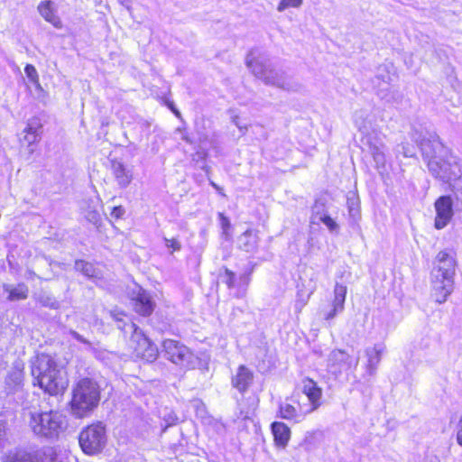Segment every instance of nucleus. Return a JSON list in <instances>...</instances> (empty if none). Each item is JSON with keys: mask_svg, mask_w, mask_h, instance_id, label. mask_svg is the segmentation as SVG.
Segmentation results:
<instances>
[{"mask_svg": "<svg viewBox=\"0 0 462 462\" xmlns=\"http://www.w3.org/2000/svg\"><path fill=\"white\" fill-rule=\"evenodd\" d=\"M111 171L121 189L127 188L134 179L133 167L117 160L111 161Z\"/></svg>", "mask_w": 462, "mask_h": 462, "instance_id": "obj_17", "label": "nucleus"}, {"mask_svg": "<svg viewBox=\"0 0 462 462\" xmlns=\"http://www.w3.org/2000/svg\"><path fill=\"white\" fill-rule=\"evenodd\" d=\"M322 213H327L325 209V205L317 200L314 206L312 207V223H318L319 217H320Z\"/></svg>", "mask_w": 462, "mask_h": 462, "instance_id": "obj_34", "label": "nucleus"}, {"mask_svg": "<svg viewBox=\"0 0 462 462\" xmlns=\"http://www.w3.org/2000/svg\"><path fill=\"white\" fill-rule=\"evenodd\" d=\"M75 269L88 278L97 277L98 275L95 266L83 260H77L75 262Z\"/></svg>", "mask_w": 462, "mask_h": 462, "instance_id": "obj_28", "label": "nucleus"}, {"mask_svg": "<svg viewBox=\"0 0 462 462\" xmlns=\"http://www.w3.org/2000/svg\"><path fill=\"white\" fill-rule=\"evenodd\" d=\"M40 139L39 135L26 133L24 140L28 143L29 146L38 142Z\"/></svg>", "mask_w": 462, "mask_h": 462, "instance_id": "obj_39", "label": "nucleus"}, {"mask_svg": "<svg viewBox=\"0 0 462 462\" xmlns=\"http://www.w3.org/2000/svg\"><path fill=\"white\" fill-rule=\"evenodd\" d=\"M164 242H165L166 247L172 249V252L180 251L181 248V245H180V241L175 238L168 239L165 237Z\"/></svg>", "mask_w": 462, "mask_h": 462, "instance_id": "obj_37", "label": "nucleus"}, {"mask_svg": "<svg viewBox=\"0 0 462 462\" xmlns=\"http://www.w3.org/2000/svg\"><path fill=\"white\" fill-rule=\"evenodd\" d=\"M31 372L34 384L51 395L59 394L68 385L64 369L50 355L42 353L35 356L31 361Z\"/></svg>", "mask_w": 462, "mask_h": 462, "instance_id": "obj_2", "label": "nucleus"}, {"mask_svg": "<svg viewBox=\"0 0 462 462\" xmlns=\"http://www.w3.org/2000/svg\"><path fill=\"white\" fill-rule=\"evenodd\" d=\"M70 335L73 337V338H75L76 340H78L79 342H81L83 344H86L88 346H90V343L88 340H87L85 337H83V336H81L80 334H79L78 332L76 331H70Z\"/></svg>", "mask_w": 462, "mask_h": 462, "instance_id": "obj_41", "label": "nucleus"}, {"mask_svg": "<svg viewBox=\"0 0 462 462\" xmlns=\"http://www.w3.org/2000/svg\"><path fill=\"white\" fill-rule=\"evenodd\" d=\"M434 207L436 210L435 227L442 229L447 226L454 215L453 199L449 195L441 196L435 201Z\"/></svg>", "mask_w": 462, "mask_h": 462, "instance_id": "obj_14", "label": "nucleus"}, {"mask_svg": "<svg viewBox=\"0 0 462 462\" xmlns=\"http://www.w3.org/2000/svg\"><path fill=\"white\" fill-rule=\"evenodd\" d=\"M29 427L35 436L57 440L67 429L66 417L58 411L30 412Z\"/></svg>", "mask_w": 462, "mask_h": 462, "instance_id": "obj_6", "label": "nucleus"}, {"mask_svg": "<svg viewBox=\"0 0 462 462\" xmlns=\"http://www.w3.org/2000/svg\"><path fill=\"white\" fill-rule=\"evenodd\" d=\"M24 386V363L16 359L5 378V392L6 394L21 393Z\"/></svg>", "mask_w": 462, "mask_h": 462, "instance_id": "obj_13", "label": "nucleus"}, {"mask_svg": "<svg viewBox=\"0 0 462 462\" xmlns=\"http://www.w3.org/2000/svg\"><path fill=\"white\" fill-rule=\"evenodd\" d=\"M310 413L311 412L307 409L305 403L296 396L286 398L279 404L278 416L293 423L303 421Z\"/></svg>", "mask_w": 462, "mask_h": 462, "instance_id": "obj_11", "label": "nucleus"}, {"mask_svg": "<svg viewBox=\"0 0 462 462\" xmlns=\"http://www.w3.org/2000/svg\"><path fill=\"white\" fill-rule=\"evenodd\" d=\"M6 442V423L0 420V450L5 448Z\"/></svg>", "mask_w": 462, "mask_h": 462, "instance_id": "obj_36", "label": "nucleus"}, {"mask_svg": "<svg viewBox=\"0 0 462 462\" xmlns=\"http://www.w3.org/2000/svg\"><path fill=\"white\" fill-rule=\"evenodd\" d=\"M110 316L116 321L117 328L125 333H131V347L135 356L146 362L156 360L159 350L146 335L124 312L112 310Z\"/></svg>", "mask_w": 462, "mask_h": 462, "instance_id": "obj_4", "label": "nucleus"}, {"mask_svg": "<svg viewBox=\"0 0 462 462\" xmlns=\"http://www.w3.org/2000/svg\"><path fill=\"white\" fill-rule=\"evenodd\" d=\"M38 12L46 22L51 23L54 27H61V21L57 15V8L52 1H42L38 5Z\"/></svg>", "mask_w": 462, "mask_h": 462, "instance_id": "obj_22", "label": "nucleus"}, {"mask_svg": "<svg viewBox=\"0 0 462 462\" xmlns=\"http://www.w3.org/2000/svg\"><path fill=\"white\" fill-rule=\"evenodd\" d=\"M232 122L242 131L244 129V126L240 125L239 117L237 116H234L232 118ZM246 129V127H245Z\"/></svg>", "mask_w": 462, "mask_h": 462, "instance_id": "obj_47", "label": "nucleus"}, {"mask_svg": "<svg viewBox=\"0 0 462 462\" xmlns=\"http://www.w3.org/2000/svg\"><path fill=\"white\" fill-rule=\"evenodd\" d=\"M342 311H343L342 310H337V309L333 306L332 310H331L329 312H328V313L326 314L325 319H326L327 320H330V319H334V318L337 316V313L342 312Z\"/></svg>", "mask_w": 462, "mask_h": 462, "instance_id": "obj_43", "label": "nucleus"}, {"mask_svg": "<svg viewBox=\"0 0 462 462\" xmlns=\"http://www.w3.org/2000/svg\"><path fill=\"white\" fill-rule=\"evenodd\" d=\"M125 214V209L123 207L119 206V207H114L113 208V210L111 212V215L112 217H116V218H120L123 217V215Z\"/></svg>", "mask_w": 462, "mask_h": 462, "instance_id": "obj_40", "label": "nucleus"}, {"mask_svg": "<svg viewBox=\"0 0 462 462\" xmlns=\"http://www.w3.org/2000/svg\"><path fill=\"white\" fill-rule=\"evenodd\" d=\"M355 125L362 134V143L369 149L377 167L384 166L385 154L384 144L378 132L374 129L370 120H367L364 111L355 114Z\"/></svg>", "mask_w": 462, "mask_h": 462, "instance_id": "obj_8", "label": "nucleus"}, {"mask_svg": "<svg viewBox=\"0 0 462 462\" xmlns=\"http://www.w3.org/2000/svg\"><path fill=\"white\" fill-rule=\"evenodd\" d=\"M7 362L5 361L4 357L0 356V374L6 368Z\"/></svg>", "mask_w": 462, "mask_h": 462, "instance_id": "obj_48", "label": "nucleus"}, {"mask_svg": "<svg viewBox=\"0 0 462 462\" xmlns=\"http://www.w3.org/2000/svg\"><path fill=\"white\" fill-rule=\"evenodd\" d=\"M424 462H440V460L437 456L427 455L424 457Z\"/></svg>", "mask_w": 462, "mask_h": 462, "instance_id": "obj_46", "label": "nucleus"}, {"mask_svg": "<svg viewBox=\"0 0 462 462\" xmlns=\"http://www.w3.org/2000/svg\"><path fill=\"white\" fill-rule=\"evenodd\" d=\"M106 426L100 421L85 427L79 435L82 451L90 456L99 454L106 447Z\"/></svg>", "mask_w": 462, "mask_h": 462, "instance_id": "obj_9", "label": "nucleus"}, {"mask_svg": "<svg viewBox=\"0 0 462 462\" xmlns=\"http://www.w3.org/2000/svg\"><path fill=\"white\" fill-rule=\"evenodd\" d=\"M162 353L167 360L181 368H191L194 365L193 353L180 341L165 339L162 342Z\"/></svg>", "mask_w": 462, "mask_h": 462, "instance_id": "obj_10", "label": "nucleus"}, {"mask_svg": "<svg viewBox=\"0 0 462 462\" xmlns=\"http://www.w3.org/2000/svg\"><path fill=\"white\" fill-rule=\"evenodd\" d=\"M411 139L420 147L431 176L448 183L462 197V160L442 143L434 130L426 126H413Z\"/></svg>", "mask_w": 462, "mask_h": 462, "instance_id": "obj_1", "label": "nucleus"}, {"mask_svg": "<svg viewBox=\"0 0 462 462\" xmlns=\"http://www.w3.org/2000/svg\"><path fill=\"white\" fill-rule=\"evenodd\" d=\"M24 72L26 74V77L29 79V80L35 85L39 84V75L38 72L33 65L27 64L24 68Z\"/></svg>", "mask_w": 462, "mask_h": 462, "instance_id": "obj_33", "label": "nucleus"}, {"mask_svg": "<svg viewBox=\"0 0 462 462\" xmlns=\"http://www.w3.org/2000/svg\"><path fill=\"white\" fill-rule=\"evenodd\" d=\"M245 64L252 73L267 85L291 90L292 86L282 71L272 67L268 55L259 49H253L245 59Z\"/></svg>", "mask_w": 462, "mask_h": 462, "instance_id": "obj_5", "label": "nucleus"}, {"mask_svg": "<svg viewBox=\"0 0 462 462\" xmlns=\"http://www.w3.org/2000/svg\"><path fill=\"white\" fill-rule=\"evenodd\" d=\"M456 267L457 262L453 253L444 250L437 254L430 273L432 297L436 302H445L452 293Z\"/></svg>", "mask_w": 462, "mask_h": 462, "instance_id": "obj_3", "label": "nucleus"}, {"mask_svg": "<svg viewBox=\"0 0 462 462\" xmlns=\"http://www.w3.org/2000/svg\"><path fill=\"white\" fill-rule=\"evenodd\" d=\"M310 437H312V434L309 433V434L305 437V439H304V440H303V442H302V444H301V445H305V444L309 441V438H310Z\"/></svg>", "mask_w": 462, "mask_h": 462, "instance_id": "obj_49", "label": "nucleus"}, {"mask_svg": "<svg viewBox=\"0 0 462 462\" xmlns=\"http://www.w3.org/2000/svg\"><path fill=\"white\" fill-rule=\"evenodd\" d=\"M99 400L100 392L97 383L89 378H83L79 381L73 390L72 413L78 418H83L98 405Z\"/></svg>", "mask_w": 462, "mask_h": 462, "instance_id": "obj_7", "label": "nucleus"}, {"mask_svg": "<svg viewBox=\"0 0 462 462\" xmlns=\"http://www.w3.org/2000/svg\"><path fill=\"white\" fill-rule=\"evenodd\" d=\"M171 110L173 111V113H174L178 117H180V113L177 109H175V108L171 107Z\"/></svg>", "mask_w": 462, "mask_h": 462, "instance_id": "obj_51", "label": "nucleus"}, {"mask_svg": "<svg viewBox=\"0 0 462 462\" xmlns=\"http://www.w3.org/2000/svg\"><path fill=\"white\" fill-rule=\"evenodd\" d=\"M38 301L42 306L48 307V308L53 309V310H57L60 306V303L56 300V299L47 293L40 294L38 297Z\"/></svg>", "mask_w": 462, "mask_h": 462, "instance_id": "obj_30", "label": "nucleus"}, {"mask_svg": "<svg viewBox=\"0 0 462 462\" xmlns=\"http://www.w3.org/2000/svg\"><path fill=\"white\" fill-rule=\"evenodd\" d=\"M119 1H120V3H121L123 5L126 6V7H127V9H129V6H128V0H119Z\"/></svg>", "mask_w": 462, "mask_h": 462, "instance_id": "obj_50", "label": "nucleus"}, {"mask_svg": "<svg viewBox=\"0 0 462 462\" xmlns=\"http://www.w3.org/2000/svg\"><path fill=\"white\" fill-rule=\"evenodd\" d=\"M134 310L142 316H149L154 310V302L150 294L143 288L136 286L133 291Z\"/></svg>", "mask_w": 462, "mask_h": 462, "instance_id": "obj_18", "label": "nucleus"}, {"mask_svg": "<svg viewBox=\"0 0 462 462\" xmlns=\"http://www.w3.org/2000/svg\"><path fill=\"white\" fill-rule=\"evenodd\" d=\"M346 295V287L343 284L336 283L334 289L333 306L337 310H344V303Z\"/></svg>", "mask_w": 462, "mask_h": 462, "instance_id": "obj_27", "label": "nucleus"}, {"mask_svg": "<svg viewBox=\"0 0 462 462\" xmlns=\"http://www.w3.org/2000/svg\"><path fill=\"white\" fill-rule=\"evenodd\" d=\"M385 351V346L383 343H378L373 346L366 347L365 356L367 357L366 370L370 375L374 374L383 353Z\"/></svg>", "mask_w": 462, "mask_h": 462, "instance_id": "obj_19", "label": "nucleus"}, {"mask_svg": "<svg viewBox=\"0 0 462 462\" xmlns=\"http://www.w3.org/2000/svg\"><path fill=\"white\" fill-rule=\"evenodd\" d=\"M183 140H185L187 143H191V141L189 140V138L186 135L183 136Z\"/></svg>", "mask_w": 462, "mask_h": 462, "instance_id": "obj_52", "label": "nucleus"}, {"mask_svg": "<svg viewBox=\"0 0 462 462\" xmlns=\"http://www.w3.org/2000/svg\"><path fill=\"white\" fill-rule=\"evenodd\" d=\"M218 217L220 219V225L223 229L224 234H227V229L230 227V221L229 219L224 216L223 213L218 214Z\"/></svg>", "mask_w": 462, "mask_h": 462, "instance_id": "obj_38", "label": "nucleus"}, {"mask_svg": "<svg viewBox=\"0 0 462 462\" xmlns=\"http://www.w3.org/2000/svg\"><path fill=\"white\" fill-rule=\"evenodd\" d=\"M346 207L351 225H357L361 219L360 200L356 192L349 191L346 195Z\"/></svg>", "mask_w": 462, "mask_h": 462, "instance_id": "obj_24", "label": "nucleus"}, {"mask_svg": "<svg viewBox=\"0 0 462 462\" xmlns=\"http://www.w3.org/2000/svg\"><path fill=\"white\" fill-rule=\"evenodd\" d=\"M83 214L85 218L94 225H97L100 221V214L96 206L88 205V208H83Z\"/></svg>", "mask_w": 462, "mask_h": 462, "instance_id": "obj_29", "label": "nucleus"}, {"mask_svg": "<svg viewBox=\"0 0 462 462\" xmlns=\"http://www.w3.org/2000/svg\"><path fill=\"white\" fill-rule=\"evenodd\" d=\"M402 152L404 155V157H412L413 156V152L410 148H408L406 145L402 144Z\"/></svg>", "mask_w": 462, "mask_h": 462, "instance_id": "obj_45", "label": "nucleus"}, {"mask_svg": "<svg viewBox=\"0 0 462 462\" xmlns=\"http://www.w3.org/2000/svg\"><path fill=\"white\" fill-rule=\"evenodd\" d=\"M17 462H61V457L52 448H43L33 452H16Z\"/></svg>", "mask_w": 462, "mask_h": 462, "instance_id": "obj_15", "label": "nucleus"}, {"mask_svg": "<svg viewBox=\"0 0 462 462\" xmlns=\"http://www.w3.org/2000/svg\"><path fill=\"white\" fill-rule=\"evenodd\" d=\"M24 132L41 136L42 125L40 124V122L37 119H32L28 122Z\"/></svg>", "mask_w": 462, "mask_h": 462, "instance_id": "obj_32", "label": "nucleus"}, {"mask_svg": "<svg viewBox=\"0 0 462 462\" xmlns=\"http://www.w3.org/2000/svg\"><path fill=\"white\" fill-rule=\"evenodd\" d=\"M252 270L246 271L237 275L230 271L229 269H225V273L223 277V282H225L229 290V293L231 296L242 299L245 297L247 288L250 282V274Z\"/></svg>", "mask_w": 462, "mask_h": 462, "instance_id": "obj_12", "label": "nucleus"}, {"mask_svg": "<svg viewBox=\"0 0 462 462\" xmlns=\"http://www.w3.org/2000/svg\"><path fill=\"white\" fill-rule=\"evenodd\" d=\"M302 393L308 398L309 403H305V406L310 412L320 406L322 390L312 379L305 378L302 380Z\"/></svg>", "mask_w": 462, "mask_h": 462, "instance_id": "obj_16", "label": "nucleus"}, {"mask_svg": "<svg viewBox=\"0 0 462 462\" xmlns=\"http://www.w3.org/2000/svg\"><path fill=\"white\" fill-rule=\"evenodd\" d=\"M288 7H292V5H291L288 1L282 0L277 6V10L278 12H283Z\"/></svg>", "mask_w": 462, "mask_h": 462, "instance_id": "obj_44", "label": "nucleus"}, {"mask_svg": "<svg viewBox=\"0 0 462 462\" xmlns=\"http://www.w3.org/2000/svg\"><path fill=\"white\" fill-rule=\"evenodd\" d=\"M174 420H175V419H172V420H171L169 424H170V425H171V424H173V423H174Z\"/></svg>", "mask_w": 462, "mask_h": 462, "instance_id": "obj_54", "label": "nucleus"}, {"mask_svg": "<svg viewBox=\"0 0 462 462\" xmlns=\"http://www.w3.org/2000/svg\"><path fill=\"white\" fill-rule=\"evenodd\" d=\"M257 231L248 229L238 237L239 247L248 253H254L258 247Z\"/></svg>", "mask_w": 462, "mask_h": 462, "instance_id": "obj_25", "label": "nucleus"}, {"mask_svg": "<svg viewBox=\"0 0 462 462\" xmlns=\"http://www.w3.org/2000/svg\"><path fill=\"white\" fill-rule=\"evenodd\" d=\"M5 291L8 292V300H24L28 297V287L23 284H18L16 287L12 288L8 284L4 285Z\"/></svg>", "mask_w": 462, "mask_h": 462, "instance_id": "obj_26", "label": "nucleus"}, {"mask_svg": "<svg viewBox=\"0 0 462 462\" xmlns=\"http://www.w3.org/2000/svg\"><path fill=\"white\" fill-rule=\"evenodd\" d=\"M310 299V295L304 297V294L301 292L297 293V299L295 300L294 309L296 312H300L303 307L307 304Z\"/></svg>", "mask_w": 462, "mask_h": 462, "instance_id": "obj_35", "label": "nucleus"}, {"mask_svg": "<svg viewBox=\"0 0 462 462\" xmlns=\"http://www.w3.org/2000/svg\"><path fill=\"white\" fill-rule=\"evenodd\" d=\"M212 186H213L216 189H219V188H218L215 183H213V182H212Z\"/></svg>", "mask_w": 462, "mask_h": 462, "instance_id": "obj_53", "label": "nucleus"}, {"mask_svg": "<svg viewBox=\"0 0 462 462\" xmlns=\"http://www.w3.org/2000/svg\"><path fill=\"white\" fill-rule=\"evenodd\" d=\"M328 362L331 365H337L339 369H350L357 366L358 357L353 358L345 351L337 349L330 353Z\"/></svg>", "mask_w": 462, "mask_h": 462, "instance_id": "obj_20", "label": "nucleus"}, {"mask_svg": "<svg viewBox=\"0 0 462 462\" xmlns=\"http://www.w3.org/2000/svg\"><path fill=\"white\" fill-rule=\"evenodd\" d=\"M271 430L276 446L284 448L291 438L290 428L282 421H274L271 425Z\"/></svg>", "mask_w": 462, "mask_h": 462, "instance_id": "obj_23", "label": "nucleus"}, {"mask_svg": "<svg viewBox=\"0 0 462 462\" xmlns=\"http://www.w3.org/2000/svg\"><path fill=\"white\" fill-rule=\"evenodd\" d=\"M254 374L250 369L245 365H240L236 375L232 378V385L244 393L247 391L253 383Z\"/></svg>", "mask_w": 462, "mask_h": 462, "instance_id": "obj_21", "label": "nucleus"}, {"mask_svg": "<svg viewBox=\"0 0 462 462\" xmlns=\"http://www.w3.org/2000/svg\"><path fill=\"white\" fill-rule=\"evenodd\" d=\"M381 71H383V69L382 68H379V72H378L377 78L382 79V80L384 83L389 84L392 81L391 75L389 73H386V75H383V73H381Z\"/></svg>", "mask_w": 462, "mask_h": 462, "instance_id": "obj_42", "label": "nucleus"}, {"mask_svg": "<svg viewBox=\"0 0 462 462\" xmlns=\"http://www.w3.org/2000/svg\"><path fill=\"white\" fill-rule=\"evenodd\" d=\"M319 222H322L330 232H337L338 230V225L327 213H322L319 217Z\"/></svg>", "mask_w": 462, "mask_h": 462, "instance_id": "obj_31", "label": "nucleus"}]
</instances>
